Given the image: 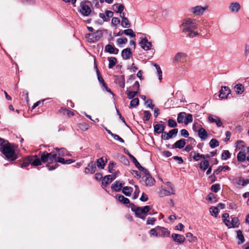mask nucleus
Listing matches in <instances>:
<instances>
[{"label":"nucleus","mask_w":249,"mask_h":249,"mask_svg":"<svg viewBox=\"0 0 249 249\" xmlns=\"http://www.w3.org/2000/svg\"><path fill=\"white\" fill-rule=\"evenodd\" d=\"M123 33L125 35L129 36H131V37H134L136 36L135 34L134 33V32L131 29H127L124 30L123 31Z\"/></svg>","instance_id":"09e8293b"},{"label":"nucleus","mask_w":249,"mask_h":249,"mask_svg":"<svg viewBox=\"0 0 249 249\" xmlns=\"http://www.w3.org/2000/svg\"><path fill=\"white\" fill-rule=\"evenodd\" d=\"M41 160L43 163H46L47 162H49V156L48 154V152H44L42 153L40 156Z\"/></svg>","instance_id":"79ce46f5"},{"label":"nucleus","mask_w":249,"mask_h":249,"mask_svg":"<svg viewBox=\"0 0 249 249\" xmlns=\"http://www.w3.org/2000/svg\"><path fill=\"white\" fill-rule=\"evenodd\" d=\"M208 119L210 123H215L217 127L221 126L223 124L220 118L215 115H210Z\"/></svg>","instance_id":"6e6552de"},{"label":"nucleus","mask_w":249,"mask_h":249,"mask_svg":"<svg viewBox=\"0 0 249 249\" xmlns=\"http://www.w3.org/2000/svg\"><path fill=\"white\" fill-rule=\"evenodd\" d=\"M180 28L183 33L188 32L186 36L187 37L193 38L198 35L197 32L194 31L197 28V24L195 22V20L190 18L184 19L180 25Z\"/></svg>","instance_id":"f257e3e1"},{"label":"nucleus","mask_w":249,"mask_h":249,"mask_svg":"<svg viewBox=\"0 0 249 249\" xmlns=\"http://www.w3.org/2000/svg\"><path fill=\"white\" fill-rule=\"evenodd\" d=\"M109 61L108 68L109 69L112 68L117 63V59L114 57H110L108 58Z\"/></svg>","instance_id":"ea45409f"},{"label":"nucleus","mask_w":249,"mask_h":249,"mask_svg":"<svg viewBox=\"0 0 249 249\" xmlns=\"http://www.w3.org/2000/svg\"><path fill=\"white\" fill-rule=\"evenodd\" d=\"M123 58L124 60H127L130 58L132 55V52L129 48H127L123 50L121 53Z\"/></svg>","instance_id":"a211bd4d"},{"label":"nucleus","mask_w":249,"mask_h":249,"mask_svg":"<svg viewBox=\"0 0 249 249\" xmlns=\"http://www.w3.org/2000/svg\"><path fill=\"white\" fill-rule=\"evenodd\" d=\"M121 25L124 28H129L130 27V23L127 18H124L122 20Z\"/></svg>","instance_id":"49530a36"},{"label":"nucleus","mask_w":249,"mask_h":249,"mask_svg":"<svg viewBox=\"0 0 249 249\" xmlns=\"http://www.w3.org/2000/svg\"><path fill=\"white\" fill-rule=\"evenodd\" d=\"M177 123L175 120L172 119H169L168 121V125L170 127H176L177 126Z\"/></svg>","instance_id":"6e6d98bb"},{"label":"nucleus","mask_w":249,"mask_h":249,"mask_svg":"<svg viewBox=\"0 0 249 249\" xmlns=\"http://www.w3.org/2000/svg\"><path fill=\"white\" fill-rule=\"evenodd\" d=\"M142 178L144 181L145 185L146 186H152L155 182L154 178H152L150 175L144 176Z\"/></svg>","instance_id":"6ab92c4d"},{"label":"nucleus","mask_w":249,"mask_h":249,"mask_svg":"<svg viewBox=\"0 0 249 249\" xmlns=\"http://www.w3.org/2000/svg\"><path fill=\"white\" fill-rule=\"evenodd\" d=\"M180 134L181 136L184 137L185 138H188L189 137V132L188 131L185 129H182L180 130Z\"/></svg>","instance_id":"338daca9"},{"label":"nucleus","mask_w":249,"mask_h":249,"mask_svg":"<svg viewBox=\"0 0 249 249\" xmlns=\"http://www.w3.org/2000/svg\"><path fill=\"white\" fill-rule=\"evenodd\" d=\"M178 129L174 128L170 131L168 133L165 132V134H166V139H170L175 137L178 134Z\"/></svg>","instance_id":"393cba45"},{"label":"nucleus","mask_w":249,"mask_h":249,"mask_svg":"<svg viewBox=\"0 0 249 249\" xmlns=\"http://www.w3.org/2000/svg\"><path fill=\"white\" fill-rule=\"evenodd\" d=\"M107 162V160L106 158L104 160L103 157L100 158L96 161L97 166L98 168L104 169Z\"/></svg>","instance_id":"a878e982"},{"label":"nucleus","mask_w":249,"mask_h":249,"mask_svg":"<svg viewBox=\"0 0 249 249\" xmlns=\"http://www.w3.org/2000/svg\"><path fill=\"white\" fill-rule=\"evenodd\" d=\"M186 237L188 239V240L190 242H195L197 238L196 237L194 236L193 235L191 232H188L186 234Z\"/></svg>","instance_id":"603ef678"},{"label":"nucleus","mask_w":249,"mask_h":249,"mask_svg":"<svg viewBox=\"0 0 249 249\" xmlns=\"http://www.w3.org/2000/svg\"><path fill=\"white\" fill-rule=\"evenodd\" d=\"M124 8V7L122 4L115 3L113 5L114 10L118 13L123 12Z\"/></svg>","instance_id":"473e14b6"},{"label":"nucleus","mask_w":249,"mask_h":249,"mask_svg":"<svg viewBox=\"0 0 249 249\" xmlns=\"http://www.w3.org/2000/svg\"><path fill=\"white\" fill-rule=\"evenodd\" d=\"M236 233H237L236 238L238 240V244L241 245L245 242L244 236L243 233L241 230H238L236 231Z\"/></svg>","instance_id":"c85d7f7f"},{"label":"nucleus","mask_w":249,"mask_h":249,"mask_svg":"<svg viewBox=\"0 0 249 249\" xmlns=\"http://www.w3.org/2000/svg\"><path fill=\"white\" fill-rule=\"evenodd\" d=\"M230 92L231 90L228 87L222 86L220 90L219 97L221 99L226 98Z\"/></svg>","instance_id":"9d476101"},{"label":"nucleus","mask_w":249,"mask_h":249,"mask_svg":"<svg viewBox=\"0 0 249 249\" xmlns=\"http://www.w3.org/2000/svg\"><path fill=\"white\" fill-rule=\"evenodd\" d=\"M172 238L175 242L179 244L183 243L185 240V238L183 235L177 233H173Z\"/></svg>","instance_id":"2eb2a0df"},{"label":"nucleus","mask_w":249,"mask_h":249,"mask_svg":"<svg viewBox=\"0 0 249 249\" xmlns=\"http://www.w3.org/2000/svg\"><path fill=\"white\" fill-rule=\"evenodd\" d=\"M246 154L245 151H240L237 156V159L238 161L243 162L246 160Z\"/></svg>","instance_id":"72a5a7b5"},{"label":"nucleus","mask_w":249,"mask_h":249,"mask_svg":"<svg viewBox=\"0 0 249 249\" xmlns=\"http://www.w3.org/2000/svg\"><path fill=\"white\" fill-rule=\"evenodd\" d=\"M207 7H203L200 5L193 7L189 9V11L196 15L201 16L202 15L204 11L207 9Z\"/></svg>","instance_id":"0eeeda50"},{"label":"nucleus","mask_w":249,"mask_h":249,"mask_svg":"<svg viewBox=\"0 0 249 249\" xmlns=\"http://www.w3.org/2000/svg\"><path fill=\"white\" fill-rule=\"evenodd\" d=\"M32 157V165L34 166H38L41 164V159H40L37 155L31 156Z\"/></svg>","instance_id":"5701e85b"},{"label":"nucleus","mask_w":249,"mask_h":249,"mask_svg":"<svg viewBox=\"0 0 249 249\" xmlns=\"http://www.w3.org/2000/svg\"><path fill=\"white\" fill-rule=\"evenodd\" d=\"M120 23V20L119 18L114 17L112 19L111 23L114 26H116L118 24Z\"/></svg>","instance_id":"69168bd1"},{"label":"nucleus","mask_w":249,"mask_h":249,"mask_svg":"<svg viewBox=\"0 0 249 249\" xmlns=\"http://www.w3.org/2000/svg\"><path fill=\"white\" fill-rule=\"evenodd\" d=\"M154 66H155L157 71V73L159 76V79L160 81H161V80L162 79V71L160 69V68L159 65L156 63L154 64Z\"/></svg>","instance_id":"5fc2aeb1"},{"label":"nucleus","mask_w":249,"mask_h":249,"mask_svg":"<svg viewBox=\"0 0 249 249\" xmlns=\"http://www.w3.org/2000/svg\"><path fill=\"white\" fill-rule=\"evenodd\" d=\"M139 105V100L136 98L132 99L130 103V108L136 107Z\"/></svg>","instance_id":"c03bdc74"},{"label":"nucleus","mask_w":249,"mask_h":249,"mask_svg":"<svg viewBox=\"0 0 249 249\" xmlns=\"http://www.w3.org/2000/svg\"><path fill=\"white\" fill-rule=\"evenodd\" d=\"M115 163L114 161H111L109 162V165H108V171L109 173H112L113 172V167L115 166Z\"/></svg>","instance_id":"0e129e2a"},{"label":"nucleus","mask_w":249,"mask_h":249,"mask_svg":"<svg viewBox=\"0 0 249 249\" xmlns=\"http://www.w3.org/2000/svg\"><path fill=\"white\" fill-rule=\"evenodd\" d=\"M191 156H192L193 159L196 161L199 160V158H201L204 157L203 154H200L196 151H192L191 153Z\"/></svg>","instance_id":"a19ab883"},{"label":"nucleus","mask_w":249,"mask_h":249,"mask_svg":"<svg viewBox=\"0 0 249 249\" xmlns=\"http://www.w3.org/2000/svg\"><path fill=\"white\" fill-rule=\"evenodd\" d=\"M92 5V2L89 0H83L80 3V9L79 12L82 15L85 17H88L90 15H94L95 13L92 12L91 9L89 5Z\"/></svg>","instance_id":"7ed1b4c3"},{"label":"nucleus","mask_w":249,"mask_h":249,"mask_svg":"<svg viewBox=\"0 0 249 249\" xmlns=\"http://www.w3.org/2000/svg\"><path fill=\"white\" fill-rule=\"evenodd\" d=\"M143 113H144V119H143L144 121H149V120L150 119V118L151 116V114L150 112V111H147V110H145V111H144Z\"/></svg>","instance_id":"13d9d810"},{"label":"nucleus","mask_w":249,"mask_h":249,"mask_svg":"<svg viewBox=\"0 0 249 249\" xmlns=\"http://www.w3.org/2000/svg\"><path fill=\"white\" fill-rule=\"evenodd\" d=\"M241 8L240 4L237 2H232L229 6V9L231 12H238Z\"/></svg>","instance_id":"4be33fe9"},{"label":"nucleus","mask_w":249,"mask_h":249,"mask_svg":"<svg viewBox=\"0 0 249 249\" xmlns=\"http://www.w3.org/2000/svg\"><path fill=\"white\" fill-rule=\"evenodd\" d=\"M157 229H158L159 236H168L170 234V232L165 228L157 226Z\"/></svg>","instance_id":"412c9836"},{"label":"nucleus","mask_w":249,"mask_h":249,"mask_svg":"<svg viewBox=\"0 0 249 249\" xmlns=\"http://www.w3.org/2000/svg\"><path fill=\"white\" fill-rule=\"evenodd\" d=\"M96 169V163L93 161H91L85 168V173L86 174H93L95 173Z\"/></svg>","instance_id":"1a4fd4ad"},{"label":"nucleus","mask_w":249,"mask_h":249,"mask_svg":"<svg viewBox=\"0 0 249 249\" xmlns=\"http://www.w3.org/2000/svg\"><path fill=\"white\" fill-rule=\"evenodd\" d=\"M96 72H97L98 81L101 84H103V83L105 82L104 80L103 77H102V76L101 75L100 72L98 70V69L97 67V66H96Z\"/></svg>","instance_id":"052dcab7"},{"label":"nucleus","mask_w":249,"mask_h":249,"mask_svg":"<svg viewBox=\"0 0 249 249\" xmlns=\"http://www.w3.org/2000/svg\"><path fill=\"white\" fill-rule=\"evenodd\" d=\"M0 151L9 160L14 161L17 159V154L11 144L8 141L1 138H0Z\"/></svg>","instance_id":"f03ea898"},{"label":"nucleus","mask_w":249,"mask_h":249,"mask_svg":"<svg viewBox=\"0 0 249 249\" xmlns=\"http://www.w3.org/2000/svg\"><path fill=\"white\" fill-rule=\"evenodd\" d=\"M117 42L119 45L125 44L127 42V39L125 37H123L118 38L117 39Z\"/></svg>","instance_id":"680f3d73"},{"label":"nucleus","mask_w":249,"mask_h":249,"mask_svg":"<svg viewBox=\"0 0 249 249\" xmlns=\"http://www.w3.org/2000/svg\"><path fill=\"white\" fill-rule=\"evenodd\" d=\"M48 154L49 162L46 164V166L50 171L54 170L59 166L57 163V160L59 157H57L56 153L53 151L48 153Z\"/></svg>","instance_id":"20e7f679"},{"label":"nucleus","mask_w":249,"mask_h":249,"mask_svg":"<svg viewBox=\"0 0 249 249\" xmlns=\"http://www.w3.org/2000/svg\"><path fill=\"white\" fill-rule=\"evenodd\" d=\"M234 89L237 94H241L244 91V87L242 84H238L234 86Z\"/></svg>","instance_id":"c9c22d12"},{"label":"nucleus","mask_w":249,"mask_h":249,"mask_svg":"<svg viewBox=\"0 0 249 249\" xmlns=\"http://www.w3.org/2000/svg\"><path fill=\"white\" fill-rule=\"evenodd\" d=\"M119 49L110 44L107 45L105 47V52L110 54H118Z\"/></svg>","instance_id":"f8f14e48"},{"label":"nucleus","mask_w":249,"mask_h":249,"mask_svg":"<svg viewBox=\"0 0 249 249\" xmlns=\"http://www.w3.org/2000/svg\"><path fill=\"white\" fill-rule=\"evenodd\" d=\"M245 182L244 179L241 177L234 178L232 180L233 184L234 185L238 186V187L240 185L242 186V184H243V182Z\"/></svg>","instance_id":"c756f323"},{"label":"nucleus","mask_w":249,"mask_h":249,"mask_svg":"<svg viewBox=\"0 0 249 249\" xmlns=\"http://www.w3.org/2000/svg\"><path fill=\"white\" fill-rule=\"evenodd\" d=\"M209 165L210 164L209 160H205L202 161L199 163V167L202 170L205 171L209 167Z\"/></svg>","instance_id":"f704fd0d"},{"label":"nucleus","mask_w":249,"mask_h":249,"mask_svg":"<svg viewBox=\"0 0 249 249\" xmlns=\"http://www.w3.org/2000/svg\"><path fill=\"white\" fill-rule=\"evenodd\" d=\"M130 159L131 160L133 163L135 164V166L138 169L139 167L143 169V167L142 166L139 162L138 161L137 159L133 156L130 155Z\"/></svg>","instance_id":"8fccbe9b"},{"label":"nucleus","mask_w":249,"mask_h":249,"mask_svg":"<svg viewBox=\"0 0 249 249\" xmlns=\"http://www.w3.org/2000/svg\"><path fill=\"white\" fill-rule=\"evenodd\" d=\"M145 105L147 107L153 109L154 107V105L152 104V100L151 99H148L145 102Z\"/></svg>","instance_id":"e2e57ef3"},{"label":"nucleus","mask_w":249,"mask_h":249,"mask_svg":"<svg viewBox=\"0 0 249 249\" xmlns=\"http://www.w3.org/2000/svg\"><path fill=\"white\" fill-rule=\"evenodd\" d=\"M156 221V219L154 217H148V219L146 221V224L147 225H154L155 221Z\"/></svg>","instance_id":"774afa93"},{"label":"nucleus","mask_w":249,"mask_h":249,"mask_svg":"<svg viewBox=\"0 0 249 249\" xmlns=\"http://www.w3.org/2000/svg\"><path fill=\"white\" fill-rule=\"evenodd\" d=\"M122 192L125 196H130L133 192V188L131 187L125 186L123 188Z\"/></svg>","instance_id":"2f4dec72"},{"label":"nucleus","mask_w":249,"mask_h":249,"mask_svg":"<svg viewBox=\"0 0 249 249\" xmlns=\"http://www.w3.org/2000/svg\"><path fill=\"white\" fill-rule=\"evenodd\" d=\"M231 156V154L229 150H224L221 154V159L223 160H226L229 159Z\"/></svg>","instance_id":"a18cd8bd"},{"label":"nucleus","mask_w":249,"mask_h":249,"mask_svg":"<svg viewBox=\"0 0 249 249\" xmlns=\"http://www.w3.org/2000/svg\"><path fill=\"white\" fill-rule=\"evenodd\" d=\"M220 189V186L219 184H215L211 186V190L214 193L218 192Z\"/></svg>","instance_id":"4d7b16f0"},{"label":"nucleus","mask_w":249,"mask_h":249,"mask_svg":"<svg viewBox=\"0 0 249 249\" xmlns=\"http://www.w3.org/2000/svg\"><path fill=\"white\" fill-rule=\"evenodd\" d=\"M186 53L182 52L178 53L174 57V61L175 62H182L187 57Z\"/></svg>","instance_id":"dca6fc26"},{"label":"nucleus","mask_w":249,"mask_h":249,"mask_svg":"<svg viewBox=\"0 0 249 249\" xmlns=\"http://www.w3.org/2000/svg\"><path fill=\"white\" fill-rule=\"evenodd\" d=\"M103 33L101 31L98 30L95 33L87 34L86 35L87 38H89V41L90 43H94L98 41L102 36Z\"/></svg>","instance_id":"39448f33"},{"label":"nucleus","mask_w":249,"mask_h":249,"mask_svg":"<svg viewBox=\"0 0 249 249\" xmlns=\"http://www.w3.org/2000/svg\"><path fill=\"white\" fill-rule=\"evenodd\" d=\"M112 181L111 175L106 176L102 179V184L103 186H106Z\"/></svg>","instance_id":"e433bc0d"},{"label":"nucleus","mask_w":249,"mask_h":249,"mask_svg":"<svg viewBox=\"0 0 249 249\" xmlns=\"http://www.w3.org/2000/svg\"><path fill=\"white\" fill-rule=\"evenodd\" d=\"M124 184V182L117 180L111 185V188L116 192H119L121 191Z\"/></svg>","instance_id":"4468645a"},{"label":"nucleus","mask_w":249,"mask_h":249,"mask_svg":"<svg viewBox=\"0 0 249 249\" xmlns=\"http://www.w3.org/2000/svg\"><path fill=\"white\" fill-rule=\"evenodd\" d=\"M210 146L212 148H214L219 146V142L216 139H212L209 142Z\"/></svg>","instance_id":"37998d69"},{"label":"nucleus","mask_w":249,"mask_h":249,"mask_svg":"<svg viewBox=\"0 0 249 249\" xmlns=\"http://www.w3.org/2000/svg\"><path fill=\"white\" fill-rule=\"evenodd\" d=\"M117 196H118V200L121 202L122 203L124 204H128L130 203V200L128 198L124 197L123 195H118Z\"/></svg>","instance_id":"58836bf2"},{"label":"nucleus","mask_w":249,"mask_h":249,"mask_svg":"<svg viewBox=\"0 0 249 249\" xmlns=\"http://www.w3.org/2000/svg\"><path fill=\"white\" fill-rule=\"evenodd\" d=\"M32 156H28L25 159H24L21 164V167L24 168L28 166L30 164L32 165Z\"/></svg>","instance_id":"bb28decb"},{"label":"nucleus","mask_w":249,"mask_h":249,"mask_svg":"<svg viewBox=\"0 0 249 249\" xmlns=\"http://www.w3.org/2000/svg\"><path fill=\"white\" fill-rule=\"evenodd\" d=\"M239 221L238 220V218L236 217H231V223L229 224H227V226L229 228H235V227H238L239 225Z\"/></svg>","instance_id":"aec40b11"},{"label":"nucleus","mask_w":249,"mask_h":249,"mask_svg":"<svg viewBox=\"0 0 249 249\" xmlns=\"http://www.w3.org/2000/svg\"><path fill=\"white\" fill-rule=\"evenodd\" d=\"M57 162L62 163L63 164H70L74 162V160L72 159L65 160L64 158L58 157L57 160Z\"/></svg>","instance_id":"7c9ffc66"},{"label":"nucleus","mask_w":249,"mask_h":249,"mask_svg":"<svg viewBox=\"0 0 249 249\" xmlns=\"http://www.w3.org/2000/svg\"><path fill=\"white\" fill-rule=\"evenodd\" d=\"M166 184L170 188L172 192L171 193L169 191L162 188L159 193V195L160 197H162L165 196H170L171 194H175V191L174 189L173 184L170 182H167Z\"/></svg>","instance_id":"423d86ee"},{"label":"nucleus","mask_w":249,"mask_h":249,"mask_svg":"<svg viewBox=\"0 0 249 249\" xmlns=\"http://www.w3.org/2000/svg\"><path fill=\"white\" fill-rule=\"evenodd\" d=\"M186 116V113L184 112H180L178 114L177 117V121L179 124H181L184 122V119Z\"/></svg>","instance_id":"4c0bfd02"},{"label":"nucleus","mask_w":249,"mask_h":249,"mask_svg":"<svg viewBox=\"0 0 249 249\" xmlns=\"http://www.w3.org/2000/svg\"><path fill=\"white\" fill-rule=\"evenodd\" d=\"M198 136L202 140H205L208 137V133L203 127H201L198 130Z\"/></svg>","instance_id":"b1692460"},{"label":"nucleus","mask_w":249,"mask_h":249,"mask_svg":"<svg viewBox=\"0 0 249 249\" xmlns=\"http://www.w3.org/2000/svg\"><path fill=\"white\" fill-rule=\"evenodd\" d=\"M142 214H146L144 212L142 207H138L137 208L136 210V213H135L136 216H139V215H142Z\"/></svg>","instance_id":"864d4df0"},{"label":"nucleus","mask_w":249,"mask_h":249,"mask_svg":"<svg viewBox=\"0 0 249 249\" xmlns=\"http://www.w3.org/2000/svg\"><path fill=\"white\" fill-rule=\"evenodd\" d=\"M165 126L161 124H157L154 126L155 133L160 134L163 132Z\"/></svg>","instance_id":"cd10ccee"},{"label":"nucleus","mask_w":249,"mask_h":249,"mask_svg":"<svg viewBox=\"0 0 249 249\" xmlns=\"http://www.w3.org/2000/svg\"><path fill=\"white\" fill-rule=\"evenodd\" d=\"M116 82L122 88H124L125 86V79L124 75H117L115 76Z\"/></svg>","instance_id":"f3484780"},{"label":"nucleus","mask_w":249,"mask_h":249,"mask_svg":"<svg viewBox=\"0 0 249 249\" xmlns=\"http://www.w3.org/2000/svg\"><path fill=\"white\" fill-rule=\"evenodd\" d=\"M140 44L141 47L144 50L147 51L151 49L152 43L151 42H148V40L146 38L142 39L140 42Z\"/></svg>","instance_id":"9b49d317"},{"label":"nucleus","mask_w":249,"mask_h":249,"mask_svg":"<svg viewBox=\"0 0 249 249\" xmlns=\"http://www.w3.org/2000/svg\"><path fill=\"white\" fill-rule=\"evenodd\" d=\"M186 140L184 139H181L177 141L174 144L172 145V148L182 149L186 145Z\"/></svg>","instance_id":"ddd939ff"},{"label":"nucleus","mask_w":249,"mask_h":249,"mask_svg":"<svg viewBox=\"0 0 249 249\" xmlns=\"http://www.w3.org/2000/svg\"><path fill=\"white\" fill-rule=\"evenodd\" d=\"M55 150L56 151H58V155L59 156H64L66 154V149L63 148H61L59 149L58 148H55Z\"/></svg>","instance_id":"bf43d9fd"},{"label":"nucleus","mask_w":249,"mask_h":249,"mask_svg":"<svg viewBox=\"0 0 249 249\" xmlns=\"http://www.w3.org/2000/svg\"><path fill=\"white\" fill-rule=\"evenodd\" d=\"M210 212L211 213V214L214 216V217H217V215H218V208L217 207H213V206H212L210 208Z\"/></svg>","instance_id":"de8ad7c7"},{"label":"nucleus","mask_w":249,"mask_h":249,"mask_svg":"<svg viewBox=\"0 0 249 249\" xmlns=\"http://www.w3.org/2000/svg\"><path fill=\"white\" fill-rule=\"evenodd\" d=\"M193 115L191 114H186L184 123L185 124H188L193 122Z\"/></svg>","instance_id":"3c124183"}]
</instances>
